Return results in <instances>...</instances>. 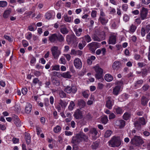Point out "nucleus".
<instances>
[{
	"mask_svg": "<svg viewBox=\"0 0 150 150\" xmlns=\"http://www.w3.org/2000/svg\"><path fill=\"white\" fill-rule=\"evenodd\" d=\"M88 138V136L83 132L76 134L72 137L71 140V143L73 144L72 150H77L78 149L77 145L83 141H86Z\"/></svg>",
	"mask_w": 150,
	"mask_h": 150,
	"instance_id": "nucleus-1",
	"label": "nucleus"
},
{
	"mask_svg": "<svg viewBox=\"0 0 150 150\" xmlns=\"http://www.w3.org/2000/svg\"><path fill=\"white\" fill-rule=\"evenodd\" d=\"M49 40L51 43H56L57 41L62 42L64 41V38L61 34L56 33L51 34L49 37Z\"/></svg>",
	"mask_w": 150,
	"mask_h": 150,
	"instance_id": "nucleus-2",
	"label": "nucleus"
},
{
	"mask_svg": "<svg viewBox=\"0 0 150 150\" xmlns=\"http://www.w3.org/2000/svg\"><path fill=\"white\" fill-rule=\"evenodd\" d=\"M121 140L119 136H113L108 142L109 145L112 147H118L121 144Z\"/></svg>",
	"mask_w": 150,
	"mask_h": 150,
	"instance_id": "nucleus-3",
	"label": "nucleus"
},
{
	"mask_svg": "<svg viewBox=\"0 0 150 150\" xmlns=\"http://www.w3.org/2000/svg\"><path fill=\"white\" fill-rule=\"evenodd\" d=\"M130 142L136 146H138L143 144L144 142L140 137L135 136L131 140Z\"/></svg>",
	"mask_w": 150,
	"mask_h": 150,
	"instance_id": "nucleus-4",
	"label": "nucleus"
},
{
	"mask_svg": "<svg viewBox=\"0 0 150 150\" xmlns=\"http://www.w3.org/2000/svg\"><path fill=\"white\" fill-rule=\"evenodd\" d=\"M93 68L96 72L95 75L96 78L98 79H101L103 76V69L98 65H96Z\"/></svg>",
	"mask_w": 150,
	"mask_h": 150,
	"instance_id": "nucleus-5",
	"label": "nucleus"
},
{
	"mask_svg": "<svg viewBox=\"0 0 150 150\" xmlns=\"http://www.w3.org/2000/svg\"><path fill=\"white\" fill-rule=\"evenodd\" d=\"M89 50L93 52H95L96 49L99 47V44L97 42H93L89 44L88 45Z\"/></svg>",
	"mask_w": 150,
	"mask_h": 150,
	"instance_id": "nucleus-6",
	"label": "nucleus"
},
{
	"mask_svg": "<svg viewBox=\"0 0 150 150\" xmlns=\"http://www.w3.org/2000/svg\"><path fill=\"white\" fill-rule=\"evenodd\" d=\"M58 49V47L55 46L51 48L52 54L55 59H57L60 54V52Z\"/></svg>",
	"mask_w": 150,
	"mask_h": 150,
	"instance_id": "nucleus-7",
	"label": "nucleus"
},
{
	"mask_svg": "<svg viewBox=\"0 0 150 150\" xmlns=\"http://www.w3.org/2000/svg\"><path fill=\"white\" fill-rule=\"evenodd\" d=\"M148 13L147 9L142 7L140 11V17L142 20H144L146 18Z\"/></svg>",
	"mask_w": 150,
	"mask_h": 150,
	"instance_id": "nucleus-8",
	"label": "nucleus"
},
{
	"mask_svg": "<svg viewBox=\"0 0 150 150\" xmlns=\"http://www.w3.org/2000/svg\"><path fill=\"white\" fill-rule=\"evenodd\" d=\"M64 91L67 93H75L77 91V89L76 87L74 86L71 87L69 86H67L64 88Z\"/></svg>",
	"mask_w": 150,
	"mask_h": 150,
	"instance_id": "nucleus-9",
	"label": "nucleus"
},
{
	"mask_svg": "<svg viewBox=\"0 0 150 150\" xmlns=\"http://www.w3.org/2000/svg\"><path fill=\"white\" fill-rule=\"evenodd\" d=\"M74 67L77 69H80L82 66V63L81 60L78 58H76L74 60Z\"/></svg>",
	"mask_w": 150,
	"mask_h": 150,
	"instance_id": "nucleus-10",
	"label": "nucleus"
},
{
	"mask_svg": "<svg viewBox=\"0 0 150 150\" xmlns=\"http://www.w3.org/2000/svg\"><path fill=\"white\" fill-rule=\"evenodd\" d=\"M77 38L75 35L71 34L67 36V42L69 43H74L77 41Z\"/></svg>",
	"mask_w": 150,
	"mask_h": 150,
	"instance_id": "nucleus-11",
	"label": "nucleus"
},
{
	"mask_svg": "<svg viewBox=\"0 0 150 150\" xmlns=\"http://www.w3.org/2000/svg\"><path fill=\"white\" fill-rule=\"evenodd\" d=\"M125 122L123 120H117L115 122V125L120 129L124 127L125 125Z\"/></svg>",
	"mask_w": 150,
	"mask_h": 150,
	"instance_id": "nucleus-12",
	"label": "nucleus"
},
{
	"mask_svg": "<svg viewBox=\"0 0 150 150\" xmlns=\"http://www.w3.org/2000/svg\"><path fill=\"white\" fill-rule=\"evenodd\" d=\"M116 36L113 34H111L109 37L108 43L109 44L114 45L116 41Z\"/></svg>",
	"mask_w": 150,
	"mask_h": 150,
	"instance_id": "nucleus-13",
	"label": "nucleus"
},
{
	"mask_svg": "<svg viewBox=\"0 0 150 150\" xmlns=\"http://www.w3.org/2000/svg\"><path fill=\"white\" fill-rule=\"evenodd\" d=\"M74 116L76 119H81L83 117L82 113L79 109L76 110L74 114Z\"/></svg>",
	"mask_w": 150,
	"mask_h": 150,
	"instance_id": "nucleus-14",
	"label": "nucleus"
},
{
	"mask_svg": "<svg viewBox=\"0 0 150 150\" xmlns=\"http://www.w3.org/2000/svg\"><path fill=\"white\" fill-rule=\"evenodd\" d=\"M60 31L63 34H67L69 32L68 29L64 25H62L60 26Z\"/></svg>",
	"mask_w": 150,
	"mask_h": 150,
	"instance_id": "nucleus-15",
	"label": "nucleus"
},
{
	"mask_svg": "<svg viewBox=\"0 0 150 150\" xmlns=\"http://www.w3.org/2000/svg\"><path fill=\"white\" fill-rule=\"evenodd\" d=\"M89 133L92 135V137L93 139H96V136L98 133V132L96 129L94 128L91 129Z\"/></svg>",
	"mask_w": 150,
	"mask_h": 150,
	"instance_id": "nucleus-16",
	"label": "nucleus"
},
{
	"mask_svg": "<svg viewBox=\"0 0 150 150\" xmlns=\"http://www.w3.org/2000/svg\"><path fill=\"white\" fill-rule=\"evenodd\" d=\"M32 105L30 103H27L25 108V111L28 114L30 113L32 110Z\"/></svg>",
	"mask_w": 150,
	"mask_h": 150,
	"instance_id": "nucleus-17",
	"label": "nucleus"
},
{
	"mask_svg": "<svg viewBox=\"0 0 150 150\" xmlns=\"http://www.w3.org/2000/svg\"><path fill=\"white\" fill-rule=\"evenodd\" d=\"M121 65L118 61H115L113 64L112 67L114 70H117L120 68Z\"/></svg>",
	"mask_w": 150,
	"mask_h": 150,
	"instance_id": "nucleus-18",
	"label": "nucleus"
},
{
	"mask_svg": "<svg viewBox=\"0 0 150 150\" xmlns=\"http://www.w3.org/2000/svg\"><path fill=\"white\" fill-rule=\"evenodd\" d=\"M113 103L110 100V97H108L107 98V100L106 101V106L109 109H111L112 108V106L113 105Z\"/></svg>",
	"mask_w": 150,
	"mask_h": 150,
	"instance_id": "nucleus-19",
	"label": "nucleus"
},
{
	"mask_svg": "<svg viewBox=\"0 0 150 150\" xmlns=\"http://www.w3.org/2000/svg\"><path fill=\"white\" fill-rule=\"evenodd\" d=\"M103 34L104 35H103L102 37L101 38H98L96 35H93L92 37V38L93 40L94 41H96L98 42L100 41H101L104 40L105 39V35L104 33Z\"/></svg>",
	"mask_w": 150,
	"mask_h": 150,
	"instance_id": "nucleus-20",
	"label": "nucleus"
},
{
	"mask_svg": "<svg viewBox=\"0 0 150 150\" xmlns=\"http://www.w3.org/2000/svg\"><path fill=\"white\" fill-rule=\"evenodd\" d=\"M25 138L26 140V144L28 145L30 143L31 137L30 134L26 132L25 133Z\"/></svg>",
	"mask_w": 150,
	"mask_h": 150,
	"instance_id": "nucleus-21",
	"label": "nucleus"
},
{
	"mask_svg": "<svg viewBox=\"0 0 150 150\" xmlns=\"http://www.w3.org/2000/svg\"><path fill=\"white\" fill-rule=\"evenodd\" d=\"M61 76L65 79H70L71 77L70 72L69 71L62 73L61 74Z\"/></svg>",
	"mask_w": 150,
	"mask_h": 150,
	"instance_id": "nucleus-22",
	"label": "nucleus"
},
{
	"mask_svg": "<svg viewBox=\"0 0 150 150\" xmlns=\"http://www.w3.org/2000/svg\"><path fill=\"white\" fill-rule=\"evenodd\" d=\"M149 101L147 98L144 96H143L141 100V104L145 106L147 105V103Z\"/></svg>",
	"mask_w": 150,
	"mask_h": 150,
	"instance_id": "nucleus-23",
	"label": "nucleus"
},
{
	"mask_svg": "<svg viewBox=\"0 0 150 150\" xmlns=\"http://www.w3.org/2000/svg\"><path fill=\"white\" fill-rule=\"evenodd\" d=\"M120 86H116L113 89V94L115 95H117L120 91Z\"/></svg>",
	"mask_w": 150,
	"mask_h": 150,
	"instance_id": "nucleus-24",
	"label": "nucleus"
},
{
	"mask_svg": "<svg viewBox=\"0 0 150 150\" xmlns=\"http://www.w3.org/2000/svg\"><path fill=\"white\" fill-rule=\"evenodd\" d=\"M77 104L79 107L83 108L85 106L86 103L83 100L79 99L78 100Z\"/></svg>",
	"mask_w": 150,
	"mask_h": 150,
	"instance_id": "nucleus-25",
	"label": "nucleus"
},
{
	"mask_svg": "<svg viewBox=\"0 0 150 150\" xmlns=\"http://www.w3.org/2000/svg\"><path fill=\"white\" fill-rule=\"evenodd\" d=\"M115 112L117 114H121L123 112V110L122 108L116 107L114 108Z\"/></svg>",
	"mask_w": 150,
	"mask_h": 150,
	"instance_id": "nucleus-26",
	"label": "nucleus"
},
{
	"mask_svg": "<svg viewBox=\"0 0 150 150\" xmlns=\"http://www.w3.org/2000/svg\"><path fill=\"white\" fill-rule=\"evenodd\" d=\"M101 52L104 55L106 52V49L105 48H103L98 49L96 52V54L97 55H99L101 54Z\"/></svg>",
	"mask_w": 150,
	"mask_h": 150,
	"instance_id": "nucleus-27",
	"label": "nucleus"
},
{
	"mask_svg": "<svg viewBox=\"0 0 150 150\" xmlns=\"http://www.w3.org/2000/svg\"><path fill=\"white\" fill-rule=\"evenodd\" d=\"M104 78L105 80L108 81H111L113 79L112 76L110 74H106L105 75Z\"/></svg>",
	"mask_w": 150,
	"mask_h": 150,
	"instance_id": "nucleus-28",
	"label": "nucleus"
},
{
	"mask_svg": "<svg viewBox=\"0 0 150 150\" xmlns=\"http://www.w3.org/2000/svg\"><path fill=\"white\" fill-rule=\"evenodd\" d=\"M14 123L17 127H20L21 125V121L17 116H16L14 120Z\"/></svg>",
	"mask_w": 150,
	"mask_h": 150,
	"instance_id": "nucleus-29",
	"label": "nucleus"
},
{
	"mask_svg": "<svg viewBox=\"0 0 150 150\" xmlns=\"http://www.w3.org/2000/svg\"><path fill=\"white\" fill-rule=\"evenodd\" d=\"M99 20L103 25H105L108 22V20L106 19L104 17H100Z\"/></svg>",
	"mask_w": 150,
	"mask_h": 150,
	"instance_id": "nucleus-30",
	"label": "nucleus"
},
{
	"mask_svg": "<svg viewBox=\"0 0 150 150\" xmlns=\"http://www.w3.org/2000/svg\"><path fill=\"white\" fill-rule=\"evenodd\" d=\"M74 30L75 32L76 35L77 36H79L81 35L83 31L82 29L81 28H79L78 30L74 28Z\"/></svg>",
	"mask_w": 150,
	"mask_h": 150,
	"instance_id": "nucleus-31",
	"label": "nucleus"
},
{
	"mask_svg": "<svg viewBox=\"0 0 150 150\" xmlns=\"http://www.w3.org/2000/svg\"><path fill=\"white\" fill-rule=\"evenodd\" d=\"M82 38L83 40H85L87 42H89L91 40V37L88 35H86L84 37Z\"/></svg>",
	"mask_w": 150,
	"mask_h": 150,
	"instance_id": "nucleus-32",
	"label": "nucleus"
},
{
	"mask_svg": "<svg viewBox=\"0 0 150 150\" xmlns=\"http://www.w3.org/2000/svg\"><path fill=\"white\" fill-rule=\"evenodd\" d=\"M131 114L128 112L125 113L123 115V118L125 120H127L130 117Z\"/></svg>",
	"mask_w": 150,
	"mask_h": 150,
	"instance_id": "nucleus-33",
	"label": "nucleus"
},
{
	"mask_svg": "<svg viewBox=\"0 0 150 150\" xmlns=\"http://www.w3.org/2000/svg\"><path fill=\"white\" fill-rule=\"evenodd\" d=\"M112 133V132L111 130H107L105 133L104 137L105 138H108L111 135Z\"/></svg>",
	"mask_w": 150,
	"mask_h": 150,
	"instance_id": "nucleus-34",
	"label": "nucleus"
},
{
	"mask_svg": "<svg viewBox=\"0 0 150 150\" xmlns=\"http://www.w3.org/2000/svg\"><path fill=\"white\" fill-rule=\"evenodd\" d=\"M33 83L35 85L36 84L38 83L39 86H41L42 82L38 78H35L33 79Z\"/></svg>",
	"mask_w": 150,
	"mask_h": 150,
	"instance_id": "nucleus-35",
	"label": "nucleus"
},
{
	"mask_svg": "<svg viewBox=\"0 0 150 150\" xmlns=\"http://www.w3.org/2000/svg\"><path fill=\"white\" fill-rule=\"evenodd\" d=\"M11 11L9 10H7L5 11L3 14V16L4 18H7L9 16L10 14Z\"/></svg>",
	"mask_w": 150,
	"mask_h": 150,
	"instance_id": "nucleus-36",
	"label": "nucleus"
},
{
	"mask_svg": "<svg viewBox=\"0 0 150 150\" xmlns=\"http://www.w3.org/2000/svg\"><path fill=\"white\" fill-rule=\"evenodd\" d=\"M59 104L63 108H65L67 105V103L64 100H61L60 101Z\"/></svg>",
	"mask_w": 150,
	"mask_h": 150,
	"instance_id": "nucleus-37",
	"label": "nucleus"
},
{
	"mask_svg": "<svg viewBox=\"0 0 150 150\" xmlns=\"http://www.w3.org/2000/svg\"><path fill=\"white\" fill-rule=\"evenodd\" d=\"M137 28V27L133 24H132L130 27L129 30L130 33H134Z\"/></svg>",
	"mask_w": 150,
	"mask_h": 150,
	"instance_id": "nucleus-38",
	"label": "nucleus"
},
{
	"mask_svg": "<svg viewBox=\"0 0 150 150\" xmlns=\"http://www.w3.org/2000/svg\"><path fill=\"white\" fill-rule=\"evenodd\" d=\"M108 121V120L107 116H104L101 118V122L103 124H106Z\"/></svg>",
	"mask_w": 150,
	"mask_h": 150,
	"instance_id": "nucleus-39",
	"label": "nucleus"
},
{
	"mask_svg": "<svg viewBox=\"0 0 150 150\" xmlns=\"http://www.w3.org/2000/svg\"><path fill=\"white\" fill-rule=\"evenodd\" d=\"M75 105L74 102L72 101H71L68 107L69 109L70 110H72Z\"/></svg>",
	"mask_w": 150,
	"mask_h": 150,
	"instance_id": "nucleus-40",
	"label": "nucleus"
},
{
	"mask_svg": "<svg viewBox=\"0 0 150 150\" xmlns=\"http://www.w3.org/2000/svg\"><path fill=\"white\" fill-rule=\"evenodd\" d=\"M7 4V2L6 1H0V7H4L6 6Z\"/></svg>",
	"mask_w": 150,
	"mask_h": 150,
	"instance_id": "nucleus-41",
	"label": "nucleus"
},
{
	"mask_svg": "<svg viewBox=\"0 0 150 150\" xmlns=\"http://www.w3.org/2000/svg\"><path fill=\"white\" fill-rule=\"evenodd\" d=\"M99 144L97 142H93L91 146V147L93 149H96L98 147Z\"/></svg>",
	"mask_w": 150,
	"mask_h": 150,
	"instance_id": "nucleus-42",
	"label": "nucleus"
},
{
	"mask_svg": "<svg viewBox=\"0 0 150 150\" xmlns=\"http://www.w3.org/2000/svg\"><path fill=\"white\" fill-rule=\"evenodd\" d=\"M64 20L65 21L69 23H70L71 22V17H69L67 15H64Z\"/></svg>",
	"mask_w": 150,
	"mask_h": 150,
	"instance_id": "nucleus-43",
	"label": "nucleus"
},
{
	"mask_svg": "<svg viewBox=\"0 0 150 150\" xmlns=\"http://www.w3.org/2000/svg\"><path fill=\"white\" fill-rule=\"evenodd\" d=\"M139 121L142 125H144L146 124L145 120L143 117L140 118L139 119Z\"/></svg>",
	"mask_w": 150,
	"mask_h": 150,
	"instance_id": "nucleus-44",
	"label": "nucleus"
},
{
	"mask_svg": "<svg viewBox=\"0 0 150 150\" xmlns=\"http://www.w3.org/2000/svg\"><path fill=\"white\" fill-rule=\"evenodd\" d=\"M135 127L138 129H139L141 127V125L140 123L138 121L135 122L134 123Z\"/></svg>",
	"mask_w": 150,
	"mask_h": 150,
	"instance_id": "nucleus-45",
	"label": "nucleus"
},
{
	"mask_svg": "<svg viewBox=\"0 0 150 150\" xmlns=\"http://www.w3.org/2000/svg\"><path fill=\"white\" fill-rule=\"evenodd\" d=\"M52 81L53 84L57 86L60 84V83L58 80H56V79L54 78L52 80Z\"/></svg>",
	"mask_w": 150,
	"mask_h": 150,
	"instance_id": "nucleus-46",
	"label": "nucleus"
},
{
	"mask_svg": "<svg viewBox=\"0 0 150 150\" xmlns=\"http://www.w3.org/2000/svg\"><path fill=\"white\" fill-rule=\"evenodd\" d=\"M61 128L60 126L57 125L54 128V131L55 133H57L61 130Z\"/></svg>",
	"mask_w": 150,
	"mask_h": 150,
	"instance_id": "nucleus-47",
	"label": "nucleus"
},
{
	"mask_svg": "<svg viewBox=\"0 0 150 150\" xmlns=\"http://www.w3.org/2000/svg\"><path fill=\"white\" fill-rule=\"evenodd\" d=\"M59 95L60 97L62 98H65L66 97V94L63 91H60Z\"/></svg>",
	"mask_w": 150,
	"mask_h": 150,
	"instance_id": "nucleus-48",
	"label": "nucleus"
},
{
	"mask_svg": "<svg viewBox=\"0 0 150 150\" xmlns=\"http://www.w3.org/2000/svg\"><path fill=\"white\" fill-rule=\"evenodd\" d=\"M46 18L48 20L50 19L52 17L51 14L50 13H47L45 15Z\"/></svg>",
	"mask_w": 150,
	"mask_h": 150,
	"instance_id": "nucleus-49",
	"label": "nucleus"
},
{
	"mask_svg": "<svg viewBox=\"0 0 150 150\" xmlns=\"http://www.w3.org/2000/svg\"><path fill=\"white\" fill-rule=\"evenodd\" d=\"M129 17L127 14H125L123 16V20L125 22H127L129 21Z\"/></svg>",
	"mask_w": 150,
	"mask_h": 150,
	"instance_id": "nucleus-50",
	"label": "nucleus"
},
{
	"mask_svg": "<svg viewBox=\"0 0 150 150\" xmlns=\"http://www.w3.org/2000/svg\"><path fill=\"white\" fill-rule=\"evenodd\" d=\"M141 34L142 37H144L145 35V30L144 28H142L141 30Z\"/></svg>",
	"mask_w": 150,
	"mask_h": 150,
	"instance_id": "nucleus-51",
	"label": "nucleus"
},
{
	"mask_svg": "<svg viewBox=\"0 0 150 150\" xmlns=\"http://www.w3.org/2000/svg\"><path fill=\"white\" fill-rule=\"evenodd\" d=\"M82 94L83 96L85 98H88V97L89 95L86 91H85L83 92Z\"/></svg>",
	"mask_w": 150,
	"mask_h": 150,
	"instance_id": "nucleus-52",
	"label": "nucleus"
},
{
	"mask_svg": "<svg viewBox=\"0 0 150 150\" xmlns=\"http://www.w3.org/2000/svg\"><path fill=\"white\" fill-rule=\"evenodd\" d=\"M149 87V86L148 85L146 84L143 86L142 89L144 91H146L148 90Z\"/></svg>",
	"mask_w": 150,
	"mask_h": 150,
	"instance_id": "nucleus-53",
	"label": "nucleus"
},
{
	"mask_svg": "<svg viewBox=\"0 0 150 150\" xmlns=\"http://www.w3.org/2000/svg\"><path fill=\"white\" fill-rule=\"evenodd\" d=\"M22 43L23 46L24 47H26L28 46V42L25 40H23L22 41Z\"/></svg>",
	"mask_w": 150,
	"mask_h": 150,
	"instance_id": "nucleus-54",
	"label": "nucleus"
},
{
	"mask_svg": "<svg viewBox=\"0 0 150 150\" xmlns=\"http://www.w3.org/2000/svg\"><path fill=\"white\" fill-rule=\"evenodd\" d=\"M122 9L125 11H126L128 8V6L127 4H123L122 6Z\"/></svg>",
	"mask_w": 150,
	"mask_h": 150,
	"instance_id": "nucleus-55",
	"label": "nucleus"
},
{
	"mask_svg": "<svg viewBox=\"0 0 150 150\" xmlns=\"http://www.w3.org/2000/svg\"><path fill=\"white\" fill-rule=\"evenodd\" d=\"M27 89L26 88H22L21 90L22 93L23 95H25L27 93Z\"/></svg>",
	"mask_w": 150,
	"mask_h": 150,
	"instance_id": "nucleus-56",
	"label": "nucleus"
},
{
	"mask_svg": "<svg viewBox=\"0 0 150 150\" xmlns=\"http://www.w3.org/2000/svg\"><path fill=\"white\" fill-rule=\"evenodd\" d=\"M34 74L36 76L38 77L41 76V73L39 71H36L34 72Z\"/></svg>",
	"mask_w": 150,
	"mask_h": 150,
	"instance_id": "nucleus-57",
	"label": "nucleus"
},
{
	"mask_svg": "<svg viewBox=\"0 0 150 150\" xmlns=\"http://www.w3.org/2000/svg\"><path fill=\"white\" fill-rule=\"evenodd\" d=\"M4 37L5 39L8 40L10 42H11L13 41L12 38L8 36L7 35H4Z\"/></svg>",
	"mask_w": 150,
	"mask_h": 150,
	"instance_id": "nucleus-58",
	"label": "nucleus"
},
{
	"mask_svg": "<svg viewBox=\"0 0 150 150\" xmlns=\"http://www.w3.org/2000/svg\"><path fill=\"white\" fill-rule=\"evenodd\" d=\"M52 75L54 76H59L61 74L59 72H57V71H53L52 73Z\"/></svg>",
	"mask_w": 150,
	"mask_h": 150,
	"instance_id": "nucleus-59",
	"label": "nucleus"
},
{
	"mask_svg": "<svg viewBox=\"0 0 150 150\" xmlns=\"http://www.w3.org/2000/svg\"><path fill=\"white\" fill-rule=\"evenodd\" d=\"M64 56L66 57L68 61H69L71 58V56L69 54H64Z\"/></svg>",
	"mask_w": 150,
	"mask_h": 150,
	"instance_id": "nucleus-60",
	"label": "nucleus"
},
{
	"mask_svg": "<svg viewBox=\"0 0 150 150\" xmlns=\"http://www.w3.org/2000/svg\"><path fill=\"white\" fill-rule=\"evenodd\" d=\"M115 117V114L113 113H111L109 116V119H112L114 118Z\"/></svg>",
	"mask_w": 150,
	"mask_h": 150,
	"instance_id": "nucleus-61",
	"label": "nucleus"
},
{
	"mask_svg": "<svg viewBox=\"0 0 150 150\" xmlns=\"http://www.w3.org/2000/svg\"><path fill=\"white\" fill-rule=\"evenodd\" d=\"M54 70L56 71L59 70V66L58 65H57L53 66L52 69V70Z\"/></svg>",
	"mask_w": 150,
	"mask_h": 150,
	"instance_id": "nucleus-62",
	"label": "nucleus"
},
{
	"mask_svg": "<svg viewBox=\"0 0 150 150\" xmlns=\"http://www.w3.org/2000/svg\"><path fill=\"white\" fill-rule=\"evenodd\" d=\"M96 11L95 10H93L92 11L91 13V16L93 18L96 17Z\"/></svg>",
	"mask_w": 150,
	"mask_h": 150,
	"instance_id": "nucleus-63",
	"label": "nucleus"
},
{
	"mask_svg": "<svg viewBox=\"0 0 150 150\" xmlns=\"http://www.w3.org/2000/svg\"><path fill=\"white\" fill-rule=\"evenodd\" d=\"M76 51L74 49H72L71 51L70 54L71 55H73L75 56L76 55Z\"/></svg>",
	"mask_w": 150,
	"mask_h": 150,
	"instance_id": "nucleus-64",
	"label": "nucleus"
}]
</instances>
